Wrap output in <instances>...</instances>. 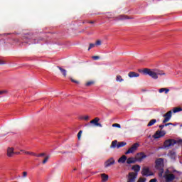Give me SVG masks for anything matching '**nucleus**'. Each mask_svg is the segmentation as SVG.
I'll use <instances>...</instances> for the list:
<instances>
[{"mask_svg": "<svg viewBox=\"0 0 182 182\" xmlns=\"http://www.w3.org/2000/svg\"><path fill=\"white\" fill-rule=\"evenodd\" d=\"M132 168L135 171L134 174H137L140 171V165H134Z\"/></svg>", "mask_w": 182, "mask_h": 182, "instance_id": "nucleus-18", "label": "nucleus"}, {"mask_svg": "<svg viewBox=\"0 0 182 182\" xmlns=\"http://www.w3.org/2000/svg\"><path fill=\"white\" fill-rule=\"evenodd\" d=\"M155 168L159 170V177H163V173H164V159L163 158H159L155 161Z\"/></svg>", "mask_w": 182, "mask_h": 182, "instance_id": "nucleus-2", "label": "nucleus"}, {"mask_svg": "<svg viewBox=\"0 0 182 182\" xmlns=\"http://www.w3.org/2000/svg\"><path fill=\"white\" fill-rule=\"evenodd\" d=\"M126 160H127V156H126V155H123L118 159V163L124 164L126 163Z\"/></svg>", "mask_w": 182, "mask_h": 182, "instance_id": "nucleus-19", "label": "nucleus"}, {"mask_svg": "<svg viewBox=\"0 0 182 182\" xmlns=\"http://www.w3.org/2000/svg\"><path fill=\"white\" fill-rule=\"evenodd\" d=\"M15 154H21L20 152H15Z\"/></svg>", "mask_w": 182, "mask_h": 182, "instance_id": "nucleus-46", "label": "nucleus"}, {"mask_svg": "<svg viewBox=\"0 0 182 182\" xmlns=\"http://www.w3.org/2000/svg\"><path fill=\"white\" fill-rule=\"evenodd\" d=\"M92 59H94L95 60H97L98 59H100V57L97 55L92 56Z\"/></svg>", "mask_w": 182, "mask_h": 182, "instance_id": "nucleus-39", "label": "nucleus"}, {"mask_svg": "<svg viewBox=\"0 0 182 182\" xmlns=\"http://www.w3.org/2000/svg\"><path fill=\"white\" fill-rule=\"evenodd\" d=\"M181 182H182V181H181Z\"/></svg>", "mask_w": 182, "mask_h": 182, "instance_id": "nucleus-49", "label": "nucleus"}, {"mask_svg": "<svg viewBox=\"0 0 182 182\" xmlns=\"http://www.w3.org/2000/svg\"><path fill=\"white\" fill-rule=\"evenodd\" d=\"M112 127H117L118 129H120L122 126L119 124L115 123L112 124Z\"/></svg>", "mask_w": 182, "mask_h": 182, "instance_id": "nucleus-29", "label": "nucleus"}, {"mask_svg": "<svg viewBox=\"0 0 182 182\" xmlns=\"http://www.w3.org/2000/svg\"><path fill=\"white\" fill-rule=\"evenodd\" d=\"M116 80H117V82H123V80H123V77H122L121 75H117Z\"/></svg>", "mask_w": 182, "mask_h": 182, "instance_id": "nucleus-25", "label": "nucleus"}, {"mask_svg": "<svg viewBox=\"0 0 182 182\" xmlns=\"http://www.w3.org/2000/svg\"><path fill=\"white\" fill-rule=\"evenodd\" d=\"M171 111H168L166 114H164V119L163 120V123H167V122H170V119H171Z\"/></svg>", "mask_w": 182, "mask_h": 182, "instance_id": "nucleus-11", "label": "nucleus"}, {"mask_svg": "<svg viewBox=\"0 0 182 182\" xmlns=\"http://www.w3.org/2000/svg\"><path fill=\"white\" fill-rule=\"evenodd\" d=\"M76 170H77L76 168H75L73 169L74 171H76Z\"/></svg>", "mask_w": 182, "mask_h": 182, "instance_id": "nucleus-47", "label": "nucleus"}, {"mask_svg": "<svg viewBox=\"0 0 182 182\" xmlns=\"http://www.w3.org/2000/svg\"><path fill=\"white\" fill-rule=\"evenodd\" d=\"M126 144H127V143H126L124 141L118 142L117 149H120V147H124V146H126Z\"/></svg>", "mask_w": 182, "mask_h": 182, "instance_id": "nucleus-23", "label": "nucleus"}, {"mask_svg": "<svg viewBox=\"0 0 182 182\" xmlns=\"http://www.w3.org/2000/svg\"><path fill=\"white\" fill-rule=\"evenodd\" d=\"M164 178H165V181L166 182H171V181H173L174 178H176V176H174V174L173 173H169V174H165L164 176Z\"/></svg>", "mask_w": 182, "mask_h": 182, "instance_id": "nucleus-10", "label": "nucleus"}, {"mask_svg": "<svg viewBox=\"0 0 182 182\" xmlns=\"http://www.w3.org/2000/svg\"><path fill=\"white\" fill-rule=\"evenodd\" d=\"M169 156L171 157H176V152H174V151H171L169 152Z\"/></svg>", "mask_w": 182, "mask_h": 182, "instance_id": "nucleus-27", "label": "nucleus"}, {"mask_svg": "<svg viewBox=\"0 0 182 182\" xmlns=\"http://www.w3.org/2000/svg\"><path fill=\"white\" fill-rule=\"evenodd\" d=\"M177 143V141L174 139H167L164 141V146L165 149H167V147H171V146H174Z\"/></svg>", "mask_w": 182, "mask_h": 182, "instance_id": "nucleus-5", "label": "nucleus"}, {"mask_svg": "<svg viewBox=\"0 0 182 182\" xmlns=\"http://www.w3.org/2000/svg\"><path fill=\"white\" fill-rule=\"evenodd\" d=\"M0 65H5V61L0 60Z\"/></svg>", "mask_w": 182, "mask_h": 182, "instance_id": "nucleus-44", "label": "nucleus"}, {"mask_svg": "<svg viewBox=\"0 0 182 182\" xmlns=\"http://www.w3.org/2000/svg\"><path fill=\"white\" fill-rule=\"evenodd\" d=\"M101 178H102V182H106L107 180H109V175L106 173H101Z\"/></svg>", "mask_w": 182, "mask_h": 182, "instance_id": "nucleus-17", "label": "nucleus"}, {"mask_svg": "<svg viewBox=\"0 0 182 182\" xmlns=\"http://www.w3.org/2000/svg\"><path fill=\"white\" fill-rule=\"evenodd\" d=\"M157 122V120L156 119H151L150 122L148 123L147 127H150L153 126L154 124Z\"/></svg>", "mask_w": 182, "mask_h": 182, "instance_id": "nucleus-21", "label": "nucleus"}, {"mask_svg": "<svg viewBox=\"0 0 182 182\" xmlns=\"http://www.w3.org/2000/svg\"><path fill=\"white\" fill-rule=\"evenodd\" d=\"M149 182H157V179H156V178L151 179V180L149 181Z\"/></svg>", "mask_w": 182, "mask_h": 182, "instance_id": "nucleus-43", "label": "nucleus"}, {"mask_svg": "<svg viewBox=\"0 0 182 182\" xmlns=\"http://www.w3.org/2000/svg\"><path fill=\"white\" fill-rule=\"evenodd\" d=\"M117 144H118L117 140L112 141V142L110 145V149H116V147L117 149Z\"/></svg>", "mask_w": 182, "mask_h": 182, "instance_id": "nucleus-20", "label": "nucleus"}, {"mask_svg": "<svg viewBox=\"0 0 182 182\" xmlns=\"http://www.w3.org/2000/svg\"><path fill=\"white\" fill-rule=\"evenodd\" d=\"M14 148H8L7 149V156L8 157H13L14 154H15V151H14Z\"/></svg>", "mask_w": 182, "mask_h": 182, "instance_id": "nucleus-14", "label": "nucleus"}, {"mask_svg": "<svg viewBox=\"0 0 182 182\" xmlns=\"http://www.w3.org/2000/svg\"><path fill=\"white\" fill-rule=\"evenodd\" d=\"M163 92H165V95H167L170 92V90L168 88L159 89V93H163Z\"/></svg>", "mask_w": 182, "mask_h": 182, "instance_id": "nucleus-22", "label": "nucleus"}, {"mask_svg": "<svg viewBox=\"0 0 182 182\" xmlns=\"http://www.w3.org/2000/svg\"><path fill=\"white\" fill-rule=\"evenodd\" d=\"M95 45H97V46H100V45H102V41L100 40H97Z\"/></svg>", "mask_w": 182, "mask_h": 182, "instance_id": "nucleus-33", "label": "nucleus"}, {"mask_svg": "<svg viewBox=\"0 0 182 182\" xmlns=\"http://www.w3.org/2000/svg\"><path fill=\"white\" fill-rule=\"evenodd\" d=\"M116 163V161L113 157L109 158L105 162V167L107 168V167H110V166H113Z\"/></svg>", "mask_w": 182, "mask_h": 182, "instance_id": "nucleus-8", "label": "nucleus"}, {"mask_svg": "<svg viewBox=\"0 0 182 182\" xmlns=\"http://www.w3.org/2000/svg\"><path fill=\"white\" fill-rule=\"evenodd\" d=\"M178 112H182L181 107H176L173 109V113H178Z\"/></svg>", "mask_w": 182, "mask_h": 182, "instance_id": "nucleus-26", "label": "nucleus"}, {"mask_svg": "<svg viewBox=\"0 0 182 182\" xmlns=\"http://www.w3.org/2000/svg\"><path fill=\"white\" fill-rule=\"evenodd\" d=\"M166 136V131H156L153 135L154 139H160V137H164Z\"/></svg>", "mask_w": 182, "mask_h": 182, "instance_id": "nucleus-9", "label": "nucleus"}, {"mask_svg": "<svg viewBox=\"0 0 182 182\" xmlns=\"http://www.w3.org/2000/svg\"><path fill=\"white\" fill-rule=\"evenodd\" d=\"M95 46L96 44L90 43L88 48V50H90L92 48H95Z\"/></svg>", "mask_w": 182, "mask_h": 182, "instance_id": "nucleus-31", "label": "nucleus"}, {"mask_svg": "<svg viewBox=\"0 0 182 182\" xmlns=\"http://www.w3.org/2000/svg\"><path fill=\"white\" fill-rule=\"evenodd\" d=\"M6 93H8V90H6L0 91V95H6Z\"/></svg>", "mask_w": 182, "mask_h": 182, "instance_id": "nucleus-34", "label": "nucleus"}, {"mask_svg": "<svg viewBox=\"0 0 182 182\" xmlns=\"http://www.w3.org/2000/svg\"><path fill=\"white\" fill-rule=\"evenodd\" d=\"M7 35H11L10 33H7Z\"/></svg>", "mask_w": 182, "mask_h": 182, "instance_id": "nucleus-48", "label": "nucleus"}, {"mask_svg": "<svg viewBox=\"0 0 182 182\" xmlns=\"http://www.w3.org/2000/svg\"><path fill=\"white\" fill-rule=\"evenodd\" d=\"M48 160H49V156H46L44 160L43 161V164H46L48 162Z\"/></svg>", "mask_w": 182, "mask_h": 182, "instance_id": "nucleus-30", "label": "nucleus"}, {"mask_svg": "<svg viewBox=\"0 0 182 182\" xmlns=\"http://www.w3.org/2000/svg\"><path fill=\"white\" fill-rule=\"evenodd\" d=\"M164 127H166L165 124L159 125V129H161V130H163V129H164Z\"/></svg>", "mask_w": 182, "mask_h": 182, "instance_id": "nucleus-42", "label": "nucleus"}, {"mask_svg": "<svg viewBox=\"0 0 182 182\" xmlns=\"http://www.w3.org/2000/svg\"><path fill=\"white\" fill-rule=\"evenodd\" d=\"M100 119L99 117H95L94 119L91 120L90 123L91 124H95V126H97V127H102V124L99 123V121Z\"/></svg>", "mask_w": 182, "mask_h": 182, "instance_id": "nucleus-12", "label": "nucleus"}, {"mask_svg": "<svg viewBox=\"0 0 182 182\" xmlns=\"http://www.w3.org/2000/svg\"><path fill=\"white\" fill-rule=\"evenodd\" d=\"M21 151H23V153H25V154H29L30 156H36V154H35L33 152L25 151L23 150H21Z\"/></svg>", "mask_w": 182, "mask_h": 182, "instance_id": "nucleus-24", "label": "nucleus"}, {"mask_svg": "<svg viewBox=\"0 0 182 182\" xmlns=\"http://www.w3.org/2000/svg\"><path fill=\"white\" fill-rule=\"evenodd\" d=\"M58 69H59V70L61 72L63 76H64V77H66V76L68 75V71L65 69H63L62 67L60 66H58L57 67Z\"/></svg>", "mask_w": 182, "mask_h": 182, "instance_id": "nucleus-16", "label": "nucleus"}, {"mask_svg": "<svg viewBox=\"0 0 182 182\" xmlns=\"http://www.w3.org/2000/svg\"><path fill=\"white\" fill-rule=\"evenodd\" d=\"M81 136H82V131H80L77 134L78 140H80Z\"/></svg>", "mask_w": 182, "mask_h": 182, "instance_id": "nucleus-37", "label": "nucleus"}, {"mask_svg": "<svg viewBox=\"0 0 182 182\" xmlns=\"http://www.w3.org/2000/svg\"><path fill=\"white\" fill-rule=\"evenodd\" d=\"M43 156H45V153H41L39 154H36V157H43Z\"/></svg>", "mask_w": 182, "mask_h": 182, "instance_id": "nucleus-36", "label": "nucleus"}, {"mask_svg": "<svg viewBox=\"0 0 182 182\" xmlns=\"http://www.w3.org/2000/svg\"><path fill=\"white\" fill-rule=\"evenodd\" d=\"M82 119H83V120H89V116L86 115L85 117H82Z\"/></svg>", "mask_w": 182, "mask_h": 182, "instance_id": "nucleus-40", "label": "nucleus"}, {"mask_svg": "<svg viewBox=\"0 0 182 182\" xmlns=\"http://www.w3.org/2000/svg\"><path fill=\"white\" fill-rule=\"evenodd\" d=\"M144 75H149L152 79H159V76H163V75H166L163 71H160L159 70H151L149 68H144L142 70Z\"/></svg>", "mask_w": 182, "mask_h": 182, "instance_id": "nucleus-1", "label": "nucleus"}, {"mask_svg": "<svg viewBox=\"0 0 182 182\" xmlns=\"http://www.w3.org/2000/svg\"><path fill=\"white\" fill-rule=\"evenodd\" d=\"M71 82L73 83H76V85H79V81L73 80V78H70Z\"/></svg>", "mask_w": 182, "mask_h": 182, "instance_id": "nucleus-35", "label": "nucleus"}, {"mask_svg": "<svg viewBox=\"0 0 182 182\" xmlns=\"http://www.w3.org/2000/svg\"><path fill=\"white\" fill-rule=\"evenodd\" d=\"M140 146L139 143L134 144L126 152L125 154H130V153H134L137 148Z\"/></svg>", "mask_w": 182, "mask_h": 182, "instance_id": "nucleus-6", "label": "nucleus"}, {"mask_svg": "<svg viewBox=\"0 0 182 182\" xmlns=\"http://www.w3.org/2000/svg\"><path fill=\"white\" fill-rule=\"evenodd\" d=\"M128 76L129 77H139V76H140V74L136 72L131 71L128 73Z\"/></svg>", "mask_w": 182, "mask_h": 182, "instance_id": "nucleus-15", "label": "nucleus"}, {"mask_svg": "<svg viewBox=\"0 0 182 182\" xmlns=\"http://www.w3.org/2000/svg\"><path fill=\"white\" fill-rule=\"evenodd\" d=\"M136 178H137V173L129 172L127 176V182H136Z\"/></svg>", "mask_w": 182, "mask_h": 182, "instance_id": "nucleus-4", "label": "nucleus"}, {"mask_svg": "<svg viewBox=\"0 0 182 182\" xmlns=\"http://www.w3.org/2000/svg\"><path fill=\"white\" fill-rule=\"evenodd\" d=\"M147 157V155L144 154V152L137 153L135 156V159H136V161H143L144 159Z\"/></svg>", "mask_w": 182, "mask_h": 182, "instance_id": "nucleus-7", "label": "nucleus"}, {"mask_svg": "<svg viewBox=\"0 0 182 182\" xmlns=\"http://www.w3.org/2000/svg\"><path fill=\"white\" fill-rule=\"evenodd\" d=\"M146 178H139L137 182H146Z\"/></svg>", "mask_w": 182, "mask_h": 182, "instance_id": "nucleus-32", "label": "nucleus"}, {"mask_svg": "<svg viewBox=\"0 0 182 182\" xmlns=\"http://www.w3.org/2000/svg\"><path fill=\"white\" fill-rule=\"evenodd\" d=\"M95 84V82L94 81H90V82H87L86 84H85V86H92V85H94Z\"/></svg>", "mask_w": 182, "mask_h": 182, "instance_id": "nucleus-28", "label": "nucleus"}, {"mask_svg": "<svg viewBox=\"0 0 182 182\" xmlns=\"http://www.w3.org/2000/svg\"><path fill=\"white\" fill-rule=\"evenodd\" d=\"M27 176H28V172L26 171L23 172V176H22L23 178H25Z\"/></svg>", "mask_w": 182, "mask_h": 182, "instance_id": "nucleus-38", "label": "nucleus"}, {"mask_svg": "<svg viewBox=\"0 0 182 182\" xmlns=\"http://www.w3.org/2000/svg\"><path fill=\"white\" fill-rule=\"evenodd\" d=\"M87 23H95V21H87Z\"/></svg>", "mask_w": 182, "mask_h": 182, "instance_id": "nucleus-45", "label": "nucleus"}, {"mask_svg": "<svg viewBox=\"0 0 182 182\" xmlns=\"http://www.w3.org/2000/svg\"><path fill=\"white\" fill-rule=\"evenodd\" d=\"M137 159L135 157H129L127 159V164H134V163H136Z\"/></svg>", "mask_w": 182, "mask_h": 182, "instance_id": "nucleus-13", "label": "nucleus"}, {"mask_svg": "<svg viewBox=\"0 0 182 182\" xmlns=\"http://www.w3.org/2000/svg\"><path fill=\"white\" fill-rule=\"evenodd\" d=\"M141 174L146 177H150V176H154V173L150 171V168L144 166L142 168Z\"/></svg>", "mask_w": 182, "mask_h": 182, "instance_id": "nucleus-3", "label": "nucleus"}, {"mask_svg": "<svg viewBox=\"0 0 182 182\" xmlns=\"http://www.w3.org/2000/svg\"><path fill=\"white\" fill-rule=\"evenodd\" d=\"M165 126L166 127H167V126H174V124H173V123L171 122H169V123L165 124Z\"/></svg>", "mask_w": 182, "mask_h": 182, "instance_id": "nucleus-41", "label": "nucleus"}]
</instances>
